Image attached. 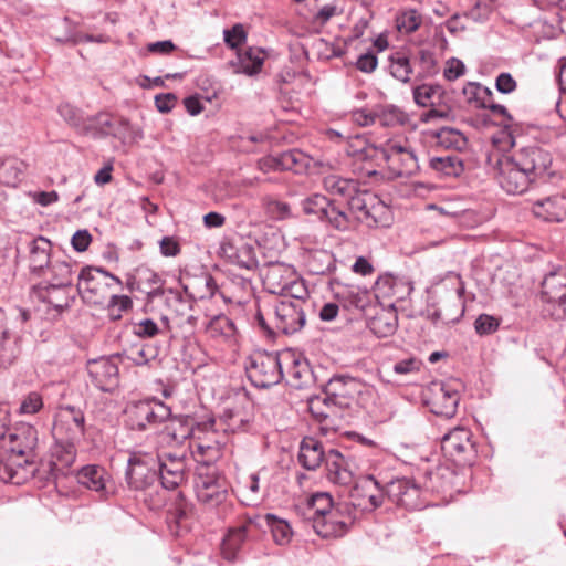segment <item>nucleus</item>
Returning <instances> with one entry per match:
<instances>
[{
	"mask_svg": "<svg viewBox=\"0 0 566 566\" xmlns=\"http://www.w3.org/2000/svg\"><path fill=\"white\" fill-rule=\"evenodd\" d=\"M364 153L366 157L385 160L397 176L413 175L419 168L417 156L406 139H388L379 146L369 145Z\"/></svg>",
	"mask_w": 566,
	"mask_h": 566,
	"instance_id": "4",
	"label": "nucleus"
},
{
	"mask_svg": "<svg viewBox=\"0 0 566 566\" xmlns=\"http://www.w3.org/2000/svg\"><path fill=\"white\" fill-rule=\"evenodd\" d=\"M59 113L71 126L76 128L81 134L83 125H86L88 123V118H82L78 112L69 104L60 105Z\"/></svg>",
	"mask_w": 566,
	"mask_h": 566,
	"instance_id": "59",
	"label": "nucleus"
},
{
	"mask_svg": "<svg viewBox=\"0 0 566 566\" xmlns=\"http://www.w3.org/2000/svg\"><path fill=\"white\" fill-rule=\"evenodd\" d=\"M171 410L159 400L139 401L128 410V422L132 429L144 431L149 426L167 421Z\"/></svg>",
	"mask_w": 566,
	"mask_h": 566,
	"instance_id": "16",
	"label": "nucleus"
},
{
	"mask_svg": "<svg viewBox=\"0 0 566 566\" xmlns=\"http://www.w3.org/2000/svg\"><path fill=\"white\" fill-rule=\"evenodd\" d=\"M118 359V356H109L88 360L90 384L103 392H114L119 386Z\"/></svg>",
	"mask_w": 566,
	"mask_h": 566,
	"instance_id": "14",
	"label": "nucleus"
},
{
	"mask_svg": "<svg viewBox=\"0 0 566 566\" xmlns=\"http://www.w3.org/2000/svg\"><path fill=\"white\" fill-rule=\"evenodd\" d=\"M346 200L349 210L356 214V219L359 222L370 228L385 224L384 214L387 212V209L373 192L359 190L357 186L355 192Z\"/></svg>",
	"mask_w": 566,
	"mask_h": 566,
	"instance_id": "13",
	"label": "nucleus"
},
{
	"mask_svg": "<svg viewBox=\"0 0 566 566\" xmlns=\"http://www.w3.org/2000/svg\"><path fill=\"white\" fill-rule=\"evenodd\" d=\"M293 276L290 269L274 265L266 271L264 284L270 293L280 295L286 286L287 280H292Z\"/></svg>",
	"mask_w": 566,
	"mask_h": 566,
	"instance_id": "39",
	"label": "nucleus"
},
{
	"mask_svg": "<svg viewBox=\"0 0 566 566\" xmlns=\"http://www.w3.org/2000/svg\"><path fill=\"white\" fill-rule=\"evenodd\" d=\"M114 285L122 286L119 277L99 268L86 266L78 274L77 292L85 303L104 305Z\"/></svg>",
	"mask_w": 566,
	"mask_h": 566,
	"instance_id": "6",
	"label": "nucleus"
},
{
	"mask_svg": "<svg viewBox=\"0 0 566 566\" xmlns=\"http://www.w3.org/2000/svg\"><path fill=\"white\" fill-rule=\"evenodd\" d=\"M43 407V400L40 394L30 392L25 396L20 405L19 413L20 415H34L40 411Z\"/></svg>",
	"mask_w": 566,
	"mask_h": 566,
	"instance_id": "61",
	"label": "nucleus"
},
{
	"mask_svg": "<svg viewBox=\"0 0 566 566\" xmlns=\"http://www.w3.org/2000/svg\"><path fill=\"white\" fill-rule=\"evenodd\" d=\"M326 453L321 441L314 437H305L300 446L298 461L303 468L316 470L326 460Z\"/></svg>",
	"mask_w": 566,
	"mask_h": 566,
	"instance_id": "32",
	"label": "nucleus"
},
{
	"mask_svg": "<svg viewBox=\"0 0 566 566\" xmlns=\"http://www.w3.org/2000/svg\"><path fill=\"white\" fill-rule=\"evenodd\" d=\"M126 357L136 366L148 364L154 357V349L149 345H135L126 352Z\"/></svg>",
	"mask_w": 566,
	"mask_h": 566,
	"instance_id": "55",
	"label": "nucleus"
},
{
	"mask_svg": "<svg viewBox=\"0 0 566 566\" xmlns=\"http://www.w3.org/2000/svg\"><path fill=\"white\" fill-rule=\"evenodd\" d=\"M70 415L66 416L65 423L71 427V436L70 440H76L84 436V423L85 418L81 411L75 410V408H67ZM64 421L57 422L54 424L53 431L55 436H60L63 429Z\"/></svg>",
	"mask_w": 566,
	"mask_h": 566,
	"instance_id": "45",
	"label": "nucleus"
},
{
	"mask_svg": "<svg viewBox=\"0 0 566 566\" xmlns=\"http://www.w3.org/2000/svg\"><path fill=\"white\" fill-rule=\"evenodd\" d=\"M266 526L270 528L273 539L277 545H287L293 537V530L287 521L279 518L274 514L264 516Z\"/></svg>",
	"mask_w": 566,
	"mask_h": 566,
	"instance_id": "43",
	"label": "nucleus"
},
{
	"mask_svg": "<svg viewBox=\"0 0 566 566\" xmlns=\"http://www.w3.org/2000/svg\"><path fill=\"white\" fill-rule=\"evenodd\" d=\"M264 62V53L261 49L249 48L238 51L235 59L228 62L234 74L253 76L260 73Z\"/></svg>",
	"mask_w": 566,
	"mask_h": 566,
	"instance_id": "30",
	"label": "nucleus"
},
{
	"mask_svg": "<svg viewBox=\"0 0 566 566\" xmlns=\"http://www.w3.org/2000/svg\"><path fill=\"white\" fill-rule=\"evenodd\" d=\"M364 387L365 385L357 378L337 375L326 384L325 394L343 409L349 407L350 401L361 392Z\"/></svg>",
	"mask_w": 566,
	"mask_h": 566,
	"instance_id": "22",
	"label": "nucleus"
},
{
	"mask_svg": "<svg viewBox=\"0 0 566 566\" xmlns=\"http://www.w3.org/2000/svg\"><path fill=\"white\" fill-rule=\"evenodd\" d=\"M326 212L323 221H327L332 227L340 231L349 228V217L344 210L331 202Z\"/></svg>",
	"mask_w": 566,
	"mask_h": 566,
	"instance_id": "54",
	"label": "nucleus"
},
{
	"mask_svg": "<svg viewBox=\"0 0 566 566\" xmlns=\"http://www.w3.org/2000/svg\"><path fill=\"white\" fill-rule=\"evenodd\" d=\"M376 115L378 123L384 127L403 125L407 122L405 112L395 105H378Z\"/></svg>",
	"mask_w": 566,
	"mask_h": 566,
	"instance_id": "47",
	"label": "nucleus"
},
{
	"mask_svg": "<svg viewBox=\"0 0 566 566\" xmlns=\"http://www.w3.org/2000/svg\"><path fill=\"white\" fill-rule=\"evenodd\" d=\"M331 290L334 298L346 310L364 311L370 303L368 290L359 285L333 280Z\"/></svg>",
	"mask_w": 566,
	"mask_h": 566,
	"instance_id": "23",
	"label": "nucleus"
},
{
	"mask_svg": "<svg viewBox=\"0 0 566 566\" xmlns=\"http://www.w3.org/2000/svg\"><path fill=\"white\" fill-rule=\"evenodd\" d=\"M73 441L74 440H70L67 438V442L65 444H57L55 447L54 457L63 468L71 467L75 461L76 449Z\"/></svg>",
	"mask_w": 566,
	"mask_h": 566,
	"instance_id": "56",
	"label": "nucleus"
},
{
	"mask_svg": "<svg viewBox=\"0 0 566 566\" xmlns=\"http://www.w3.org/2000/svg\"><path fill=\"white\" fill-rule=\"evenodd\" d=\"M166 302L169 314L165 316V321L168 327L170 329H178L184 336L192 335L198 327L199 321L193 310L192 298L169 290Z\"/></svg>",
	"mask_w": 566,
	"mask_h": 566,
	"instance_id": "10",
	"label": "nucleus"
},
{
	"mask_svg": "<svg viewBox=\"0 0 566 566\" xmlns=\"http://www.w3.org/2000/svg\"><path fill=\"white\" fill-rule=\"evenodd\" d=\"M305 265L313 275H325L336 268L334 254L324 249L307 252Z\"/></svg>",
	"mask_w": 566,
	"mask_h": 566,
	"instance_id": "34",
	"label": "nucleus"
},
{
	"mask_svg": "<svg viewBox=\"0 0 566 566\" xmlns=\"http://www.w3.org/2000/svg\"><path fill=\"white\" fill-rule=\"evenodd\" d=\"M358 186L357 181L349 178H343L337 175H328L323 178L324 189L333 195L339 196L347 199L355 192V188Z\"/></svg>",
	"mask_w": 566,
	"mask_h": 566,
	"instance_id": "40",
	"label": "nucleus"
},
{
	"mask_svg": "<svg viewBox=\"0 0 566 566\" xmlns=\"http://www.w3.org/2000/svg\"><path fill=\"white\" fill-rule=\"evenodd\" d=\"M77 481L85 488L98 492L102 496L108 492L109 476L99 465L83 467L77 473Z\"/></svg>",
	"mask_w": 566,
	"mask_h": 566,
	"instance_id": "33",
	"label": "nucleus"
},
{
	"mask_svg": "<svg viewBox=\"0 0 566 566\" xmlns=\"http://www.w3.org/2000/svg\"><path fill=\"white\" fill-rule=\"evenodd\" d=\"M206 334L214 339L231 338L235 335V326L232 319L226 315H217L202 323Z\"/></svg>",
	"mask_w": 566,
	"mask_h": 566,
	"instance_id": "35",
	"label": "nucleus"
},
{
	"mask_svg": "<svg viewBox=\"0 0 566 566\" xmlns=\"http://www.w3.org/2000/svg\"><path fill=\"white\" fill-rule=\"evenodd\" d=\"M429 166L442 177H458L464 170L462 160L450 155L430 158Z\"/></svg>",
	"mask_w": 566,
	"mask_h": 566,
	"instance_id": "38",
	"label": "nucleus"
},
{
	"mask_svg": "<svg viewBox=\"0 0 566 566\" xmlns=\"http://www.w3.org/2000/svg\"><path fill=\"white\" fill-rule=\"evenodd\" d=\"M434 138L437 144L446 149L462 151L468 145V139L462 132L448 126L437 129Z\"/></svg>",
	"mask_w": 566,
	"mask_h": 566,
	"instance_id": "37",
	"label": "nucleus"
},
{
	"mask_svg": "<svg viewBox=\"0 0 566 566\" xmlns=\"http://www.w3.org/2000/svg\"><path fill=\"white\" fill-rule=\"evenodd\" d=\"M125 479L129 490L142 495L145 502L149 501L151 509L163 504V500L158 495L153 496V490L157 488L154 452L144 450L133 452L128 459Z\"/></svg>",
	"mask_w": 566,
	"mask_h": 566,
	"instance_id": "3",
	"label": "nucleus"
},
{
	"mask_svg": "<svg viewBox=\"0 0 566 566\" xmlns=\"http://www.w3.org/2000/svg\"><path fill=\"white\" fill-rule=\"evenodd\" d=\"M370 331L378 337H388L396 332L397 316L392 312H382L370 319Z\"/></svg>",
	"mask_w": 566,
	"mask_h": 566,
	"instance_id": "44",
	"label": "nucleus"
},
{
	"mask_svg": "<svg viewBox=\"0 0 566 566\" xmlns=\"http://www.w3.org/2000/svg\"><path fill=\"white\" fill-rule=\"evenodd\" d=\"M8 459L0 454V480L6 483L21 484L29 475L27 465L32 463L38 446V431L28 423H21L9 434Z\"/></svg>",
	"mask_w": 566,
	"mask_h": 566,
	"instance_id": "2",
	"label": "nucleus"
},
{
	"mask_svg": "<svg viewBox=\"0 0 566 566\" xmlns=\"http://www.w3.org/2000/svg\"><path fill=\"white\" fill-rule=\"evenodd\" d=\"M335 507L333 500L327 493H317L312 496L311 510H313V516L324 515L325 512Z\"/></svg>",
	"mask_w": 566,
	"mask_h": 566,
	"instance_id": "62",
	"label": "nucleus"
},
{
	"mask_svg": "<svg viewBox=\"0 0 566 566\" xmlns=\"http://www.w3.org/2000/svg\"><path fill=\"white\" fill-rule=\"evenodd\" d=\"M168 420L169 422L163 430L148 438V442L154 448V452L188 451V448L182 447L192 437L195 420L188 416L170 417Z\"/></svg>",
	"mask_w": 566,
	"mask_h": 566,
	"instance_id": "8",
	"label": "nucleus"
},
{
	"mask_svg": "<svg viewBox=\"0 0 566 566\" xmlns=\"http://www.w3.org/2000/svg\"><path fill=\"white\" fill-rule=\"evenodd\" d=\"M18 353L15 339L8 334L4 327V314L0 310V366L10 365Z\"/></svg>",
	"mask_w": 566,
	"mask_h": 566,
	"instance_id": "42",
	"label": "nucleus"
},
{
	"mask_svg": "<svg viewBox=\"0 0 566 566\" xmlns=\"http://www.w3.org/2000/svg\"><path fill=\"white\" fill-rule=\"evenodd\" d=\"M542 296L552 303L566 302V266L553 265L542 281Z\"/></svg>",
	"mask_w": 566,
	"mask_h": 566,
	"instance_id": "27",
	"label": "nucleus"
},
{
	"mask_svg": "<svg viewBox=\"0 0 566 566\" xmlns=\"http://www.w3.org/2000/svg\"><path fill=\"white\" fill-rule=\"evenodd\" d=\"M326 478L334 484L349 485L354 481L350 463L336 449H329L326 453Z\"/></svg>",
	"mask_w": 566,
	"mask_h": 566,
	"instance_id": "28",
	"label": "nucleus"
},
{
	"mask_svg": "<svg viewBox=\"0 0 566 566\" xmlns=\"http://www.w3.org/2000/svg\"><path fill=\"white\" fill-rule=\"evenodd\" d=\"M248 526L240 525L231 528L221 545L222 556L228 560H234L239 549L247 539Z\"/></svg>",
	"mask_w": 566,
	"mask_h": 566,
	"instance_id": "36",
	"label": "nucleus"
},
{
	"mask_svg": "<svg viewBox=\"0 0 566 566\" xmlns=\"http://www.w3.org/2000/svg\"><path fill=\"white\" fill-rule=\"evenodd\" d=\"M157 480L166 490H175L186 481L187 474V451L154 452Z\"/></svg>",
	"mask_w": 566,
	"mask_h": 566,
	"instance_id": "12",
	"label": "nucleus"
},
{
	"mask_svg": "<svg viewBox=\"0 0 566 566\" xmlns=\"http://www.w3.org/2000/svg\"><path fill=\"white\" fill-rule=\"evenodd\" d=\"M72 284V269L67 262L56 263L52 269V276L45 277L32 287V294L41 302L52 305L56 310L70 306Z\"/></svg>",
	"mask_w": 566,
	"mask_h": 566,
	"instance_id": "5",
	"label": "nucleus"
},
{
	"mask_svg": "<svg viewBox=\"0 0 566 566\" xmlns=\"http://www.w3.org/2000/svg\"><path fill=\"white\" fill-rule=\"evenodd\" d=\"M195 491L198 501L208 507H217L228 497L226 479L216 470L207 468V472H199L195 480Z\"/></svg>",
	"mask_w": 566,
	"mask_h": 566,
	"instance_id": "15",
	"label": "nucleus"
},
{
	"mask_svg": "<svg viewBox=\"0 0 566 566\" xmlns=\"http://www.w3.org/2000/svg\"><path fill=\"white\" fill-rule=\"evenodd\" d=\"M221 420L226 424V430L232 432L242 429L247 422L241 412L231 409L223 411Z\"/></svg>",
	"mask_w": 566,
	"mask_h": 566,
	"instance_id": "64",
	"label": "nucleus"
},
{
	"mask_svg": "<svg viewBox=\"0 0 566 566\" xmlns=\"http://www.w3.org/2000/svg\"><path fill=\"white\" fill-rule=\"evenodd\" d=\"M338 405L326 394L324 397H315L308 400V410L321 423V430L325 433L337 430Z\"/></svg>",
	"mask_w": 566,
	"mask_h": 566,
	"instance_id": "26",
	"label": "nucleus"
},
{
	"mask_svg": "<svg viewBox=\"0 0 566 566\" xmlns=\"http://www.w3.org/2000/svg\"><path fill=\"white\" fill-rule=\"evenodd\" d=\"M313 528L323 538L340 537L348 531L353 522L347 504H338L324 515L312 516Z\"/></svg>",
	"mask_w": 566,
	"mask_h": 566,
	"instance_id": "17",
	"label": "nucleus"
},
{
	"mask_svg": "<svg viewBox=\"0 0 566 566\" xmlns=\"http://www.w3.org/2000/svg\"><path fill=\"white\" fill-rule=\"evenodd\" d=\"M495 156L499 185L510 195L527 191L552 164L549 153L536 145L521 147L512 155Z\"/></svg>",
	"mask_w": 566,
	"mask_h": 566,
	"instance_id": "1",
	"label": "nucleus"
},
{
	"mask_svg": "<svg viewBox=\"0 0 566 566\" xmlns=\"http://www.w3.org/2000/svg\"><path fill=\"white\" fill-rule=\"evenodd\" d=\"M301 205L304 213L308 216H315L319 220H324V216L327 213L326 211L331 205V201L321 193H313L303 199Z\"/></svg>",
	"mask_w": 566,
	"mask_h": 566,
	"instance_id": "50",
	"label": "nucleus"
},
{
	"mask_svg": "<svg viewBox=\"0 0 566 566\" xmlns=\"http://www.w3.org/2000/svg\"><path fill=\"white\" fill-rule=\"evenodd\" d=\"M375 296L382 301H405L412 292L411 283L392 274L380 275L375 283Z\"/></svg>",
	"mask_w": 566,
	"mask_h": 566,
	"instance_id": "25",
	"label": "nucleus"
},
{
	"mask_svg": "<svg viewBox=\"0 0 566 566\" xmlns=\"http://www.w3.org/2000/svg\"><path fill=\"white\" fill-rule=\"evenodd\" d=\"M283 368L287 367V382L295 388L307 387L313 379V373L305 359L296 357L294 353L287 350L282 353Z\"/></svg>",
	"mask_w": 566,
	"mask_h": 566,
	"instance_id": "29",
	"label": "nucleus"
},
{
	"mask_svg": "<svg viewBox=\"0 0 566 566\" xmlns=\"http://www.w3.org/2000/svg\"><path fill=\"white\" fill-rule=\"evenodd\" d=\"M82 134L93 137L113 136L124 143L143 137L142 130L133 126L127 119L114 117L106 113L88 117V123L83 125Z\"/></svg>",
	"mask_w": 566,
	"mask_h": 566,
	"instance_id": "9",
	"label": "nucleus"
},
{
	"mask_svg": "<svg viewBox=\"0 0 566 566\" xmlns=\"http://www.w3.org/2000/svg\"><path fill=\"white\" fill-rule=\"evenodd\" d=\"M430 396L427 403L431 412L444 418H452L458 409L460 401L459 391L450 384L434 382L431 385Z\"/></svg>",
	"mask_w": 566,
	"mask_h": 566,
	"instance_id": "20",
	"label": "nucleus"
},
{
	"mask_svg": "<svg viewBox=\"0 0 566 566\" xmlns=\"http://www.w3.org/2000/svg\"><path fill=\"white\" fill-rule=\"evenodd\" d=\"M389 62L390 74L402 83H409L412 74L409 57L405 53L397 52L390 56Z\"/></svg>",
	"mask_w": 566,
	"mask_h": 566,
	"instance_id": "46",
	"label": "nucleus"
},
{
	"mask_svg": "<svg viewBox=\"0 0 566 566\" xmlns=\"http://www.w3.org/2000/svg\"><path fill=\"white\" fill-rule=\"evenodd\" d=\"M499 325V321L495 317L488 314L479 315L474 322V328L479 335L492 334L497 331Z\"/></svg>",
	"mask_w": 566,
	"mask_h": 566,
	"instance_id": "63",
	"label": "nucleus"
},
{
	"mask_svg": "<svg viewBox=\"0 0 566 566\" xmlns=\"http://www.w3.org/2000/svg\"><path fill=\"white\" fill-rule=\"evenodd\" d=\"M282 353L255 352L245 367L248 378L258 388L277 385L284 377Z\"/></svg>",
	"mask_w": 566,
	"mask_h": 566,
	"instance_id": "7",
	"label": "nucleus"
},
{
	"mask_svg": "<svg viewBox=\"0 0 566 566\" xmlns=\"http://www.w3.org/2000/svg\"><path fill=\"white\" fill-rule=\"evenodd\" d=\"M224 43L231 49H238L247 40V32L242 24L237 23L231 29L223 30Z\"/></svg>",
	"mask_w": 566,
	"mask_h": 566,
	"instance_id": "58",
	"label": "nucleus"
},
{
	"mask_svg": "<svg viewBox=\"0 0 566 566\" xmlns=\"http://www.w3.org/2000/svg\"><path fill=\"white\" fill-rule=\"evenodd\" d=\"M51 242L44 237H38L30 243V270L32 275L41 277L52 276V269L62 261H51Z\"/></svg>",
	"mask_w": 566,
	"mask_h": 566,
	"instance_id": "24",
	"label": "nucleus"
},
{
	"mask_svg": "<svg viewBox=\"0 0 566 566\" xmlns=\"http://www.w3.org/2000/svg\"><path fill=\"white\" fill-rule=\"evenodd\" d=\"M443 454L459 467L471 465L476 458L472 432L467 427H455L441 438Z\"/></svg>",
	"mask_w": 566,
	"mask_h": 566,
	"instance_id": "11",
	"label": "nucleus"
},
{
	"mask_svg": "<svg viewBox=\"0 0 566 566\" xmlns=\"http://www.w3.org/2000/svg\"><path fill=\"white\" fill-rule=\"evenodd\" d=\"M533 212L545 221L559 222L566 216V197L553 195L533 203Z\"/></svg>",
	"mask_w": 566,
	"mask_h": 566,
	"instance_id": "31",
	"label": "nucleus"
},
{
	"mask_svg": "<svg viewBox=\"0 0 566 566\" xmlns=\"http://www.w3.org/2000/svg\"><path fill=\"white\" fill-rule=\"evenodd\" d=\"M280 295L285 297L283 301H300L303 307L308 306V290L304 281L295 276L292 280H287V284Z\"/></svg>",
	"mask_w": 566,
	"mask_h": 566,
	"instance_id": "49",
	"label": "nucleus"
},
{
	"mask_svg": "<svg viewBox=\"0 0 566 566\" xmlns=\"http://www.w3.org/2000/svg\"><path fill=\"white\" fill-rule=\"evenodd\" d=\"M188 449L197 461L208 464L220 457V447L218 443H202L198 441H189Z\"/></svg>",
	"mask_w": 566,
	"mask_h": 566,
	"instance_id": "51",
	"label": "nucleus"
},
{
	"mask_svg": "<svg viewBox=\"0 0 566 566\" xmlns=\"http://www.w3.org/2000/svg\"><path fill=\"white\" fill-rule=\"evenodd\" d=\"M132 305L133 302L127 295L112 294L106 301L108 316L113 321L122 318L123 313L130 308Z\"/></svg>",
	"mask_w": 566,
	"mask_h": 566,
	"instance_id": "53",
	"label": "nucleus"
},
{
	"mask_svg": "<svg viewBox=\"0 0 566 566\" xmlns=\"http://www.w3.org/2000/svg\"><path fill=\"white\" fill-rule=\"evenodd\" d=\"M384 492L391 502L408 510H419L424 506L420 488L410 479L391 480L384 488Z\"/></svg>",
	"mask_w": 566,
	"mask_h": 566,
	"instance_id": "19",
	"label": "nucleus"
},
{
	"mask_svg": "<svg viewBox=\"0 0 566 566\" xmlns=\"http://www.w3.org/2000/svg\"><path fill=\"white\" fill-rule=\"evenodd\" d=\"M350 497L353 505L361 507L363 511H374L382 505L385 492L373 475H367L356 483Z\"/></svg>",
	"mask_w": 566,
	"mask_h": 566,
	"instance_id": "21",
	"label": "nucleus"
},
{
	"mask_svg": "<svg viewBox=\"0 0 566 566\" xmlns=\"http://www.w3.org/2000/svg\"><path fill=\"white\" fill-rule=\"evenodd\" d=\"M396 23L400 32L410 34L419 29L422 17L415 9L403 10L397 15Z\"/></svg>",
	"mask_w": 566,
	"mask_h": 566,
	"instance_id": "52",
	"label": "nucleus"
},
{
	"mask_svg": "<svg viewBox=\"0 0 566 566\" xmlns=\"http://www.w3.org/2000/svg\"><path fill=\"white\" fill-rule=\"evenodd\" d=\"M132 331L139 338H154L160 332L158 325L151 318L134 322Z\"/></svg>",
	"mask_w": 566,
	"mask_h": 566,
	"instance_id": "57",
	"label": "nucleus"
},
{
	"mask_svg": "<svg viewBox=\"0 0 566 566\" xmlns=\"http://www.w3.org/2000/svg\"><path fill=\"white\" fill-rule=\"evenodd\" d=\"M462 94L467 103L475 108H484L488 106L490 97L493 96L489 87L474 82L467 83L462 88Z\"/></svg>",
	"mask_w": 566,
	"mask_h": 566,
	"instance_id": "41",
	"label": "nucleus"
},
{
	"mask_svg": "<svg viewBox=\"0 0 566 566\" xmlns=\"http://www.w3.org/2000/svg\"><path fill=\"white\" fill-rule=\"evenodd\" d=\"M306 323L305 307L300 301H280L274 305V328L285 335L300 332Z\"/></svg>",
	"mask_w": 566,
	"mask_h": 566,
	"instance_id": "18",
	"label": "nucleus"
},
{
	"mask_svg": "<svg viewBox=\"0 0 566 566\" xmlns=\"http://www.w3.org/2000/svg\"><path fill=\"white\" fill-rule=\"evenodd\" d=\"M413 101L418 106L428 107L440 101L442 90L439 85L422 84L413 88Z\"/></svg>",
	"mask_w": 566,
	"mask_h": 566,
	"instance_id": "48",
	"label": "nucleus"
},
{
	"mask_svg": "<svg viewBox=\"0 0 566 566\" xmlns=\"http://www.w3.org/2000/svg\"><path fill=\"white\" fill-rule=\"evenodd\" d=\"M282 170L297 171L303 167V154L296 149L287 150L280 154Z\"/></svg>",
	"mask_w": 566,
	"mask_h": 566,
	"instance_id": "60",
	"label": "nucleus"
}]
</instances>
